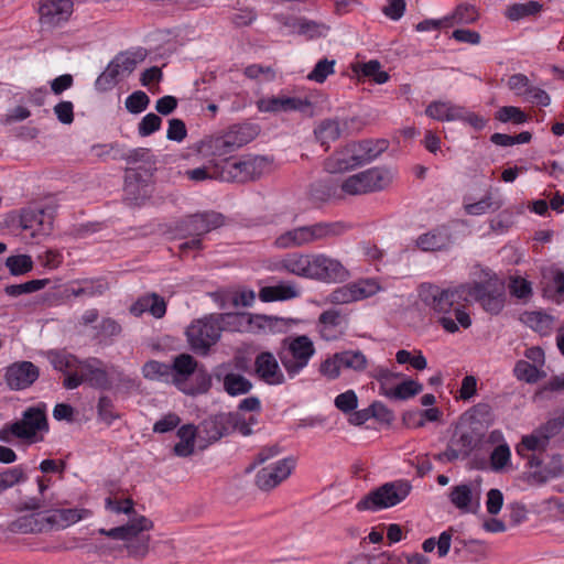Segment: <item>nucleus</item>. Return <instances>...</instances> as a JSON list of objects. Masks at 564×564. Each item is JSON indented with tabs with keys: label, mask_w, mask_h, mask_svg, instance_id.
Wrapping results in <instances>:
<instances>
[{
	"label": "nucleus",
	"mask_w": 564,
	"mask_h": 564,
	"mask_svg": "<svg viewBox=\"0 0 564 564\" xmlns=\"http://www.w3.org/2000/svg\"><path fill=\"white\" fill-rule=\"evenodd\" d=\"M466 294L465 283L448 288L423 283L419 290L421 301L438 316L437 323L451 334L458 332L459 325L463 328L471 325V318L465 310L468 304Z\"/></svg>",
	"instance_id": "f257e3e1"
},
{
	"label": "nucleus",
	"mask_w": 564,
	"mask_h": 564,
	"mask_svg": "<svg viewBox=\"0 0 564 564\" xmlns=\"http://www.w3.org/2000/svg\"><path fill=\"white\" fill-rule=\"evenodd\" d=\"M351 226L343 220L318 221L286 230L274 240L279 249L301 248L316 242H328L345 235Z\"/></svg>",
	"instance_id": "f03ea898"
},
{
	"label": "nucleus",
	"mask_w": 564,
	"mask_h": 564,
	"mask_svg": "<svg viewBox=\"0 0 564 564\" xmlns=\"http://www.w3.org/2000/svg\"><path fill=\"white\" fill-rule=\"evenodd\" d=\"M273 160L265 155L245 154L215 161V175L223 182L247 183L269 172Z\"/></svg>",
	"instance_id": "7ed1b4c3"
},
{
	"label": "nucleus",
	"mask_w": 564,
	"mask_h": 564,
	"mask_svg": "<svg viewBox=\"0 0 564 564\" xmlns=\"http://www.w3.org/2000/svg\"><path fill=\"white\" fill-rule=\"evenodd\" d=\"M259 131V126L253 123L234 124L223 135L205 137L191 145L189 150L204 158L221 156L253 141Z\"/></svg>",
	"instance_id": "20e7f679"
},
{
	"label": "nucleus",
	"mask_w": 564,
	"mask_h": 564,
	"mask_svg": "<svg viewBox=\"0 0 564 564\" xmlns=\"http://www.w3.org/2000/svg\"><path fill=\"white\" fill-rule=\"evenodd\" d=\"M153 528V522L144 516H138L131 519L127 524L111 528L109 530L100 529V533L115 540L128 541V554L134 560H142L149 552V535L141 534Z\"/></svg>",
	"instance_id": "39448f33"
},
{
	"label": "nucleus",
	"mask_w": 564,
	"mask_h": 564,
	"mask_svg": "<svg viewBox=\"0 0 564 564\" xmlns=\"http://www.w3.org/2000/svg\"><path fill=\"white\" fill-rule=\"evenodd\" d=\"M48 422L46 416V406L40 403L35 406L28 408L22 413V419L13 423L6 424L0 430V441L11 443L12 437L26 440L30 443L37 442V432H47Z\"/></svg>",
	"instance_id": "423d86ee"
},
{
	"label": "nucleus",
	"mask_w": 564,
	"mask_h": 564,
	"mask_svg": "<svg viewBox=\"0 0 564 564\" xmlns=\"http://www.w3.org/2000/svg\"><path fill=\"white\" fill-rule=\"evenodd\" d=\"M313 340L307 335L289 336L282 340L278 357L290 379L307 367L315 355Z\"/></svg>",
	"instance_id": "0eeeda50"
},
{
	"label": "nucleus",
	"mask_w": 564,
	"mask_h": 564,
	"mask_svg": "<svg viewBox=\"0 0 564 564\" xmlns=\"http://www.w3.org/2000/svg\"><path fill=\"white\" fill-rule=\"evenodd\" d=\"M467 303L477 302L491 315H498L506 303V284L497 275L485 281L465 283Z\"/></svg>",
	"instance_id": "6e6552de"
},
{
	"label": "nucleus",
	"mask_w": 564,
	"mask_h": 564,
	"mask_svg": "<svg viewBox=\"0 0 564 564\" xmlns=\"http://www.w3.org/2000/svg\"><path fill=\"white\" fill-rule=\"evenodd\" d=\"M411 489L412 487L406 480L386 482L360 499L356 509L358 511H378L394 507L410 495Z\"/></svg>",
	"instance_id": "1a4fd4ad"
},
{
	"label": "nucleus",
	"mask_w": 564,
	"mask_h": 564,
	"mask_svg": "<svg viewBox=\"0 0 564 564\" xmlns=\"http://www.w3.org/2000/svg\"><path fill=\"white\" fill-rule=\"evenodd\" d=\"M476 435V433L473 435V432L465 431L457 424L445 451L434 454L433 458L443 464L469 458L471 453L480 449L484 444Z\"/></svg>",
	"instance_id": "9d476101"
},
{
	"label": "nucleus",
	"mask_w": 564,
	"mask_h": 564,
	"mask_svg": "<svg viewBox=\"0 0 564 564\" xmlns=\"http://www.w3.org/2000/svg\"><path fill=\"white\" fill-rule=\"evenodd\" d=\"M225 224V216L217 212H204L185 216L175 224L176 236L181 239L200 238Z\"/></svg>",
	"instance_id": "9b49d317"
},
{
	"label": "nucleus",
	"mask_w": 564,
	"mask_h": 564,
	"mask_svg": "<svg viewBox=\"0 0 564 564\" xmlns=\"http://www.w3.org/2000/svg\"><path fill=\"white\" fill-rule=\"evenodd\" d=\"M220 335L221 328L215 318V313L194 321L186 330L191 348L202 355L209 351L210 347L219 340Z\"/></svg>",
	"instance_id": "f8f14e48"
},
{
	"label": "nucleus",
	"mask_w": 564,
	"mask_h": 564,
	"mask_svg": "<svg viewBox=\"0 0 564 564\" xmlns=\"http://www.w3.org/2000/svg\"><path fill=\"white\" fill-rule=\"evenodd\" d=\"M361 119L359 117L345 118H327L322 120L314 129V134L317 141L321 142L325 150L329 149V143L338 140L343 134H350L355 130L359 131L361 128Z\"/></svg>",
	"instance_id": "ddd939ff"
},
{
	"label": "nucleus",
	"mask_w": 564,
	"mask_h": 564,
	"mask_svg": "<svg viewBox=\"0 0 564 564\" xmlns=\"http://www.w3.org/2000/svg\"><path fill=\"white\" fill-rule=\"evenodd\" d=\"M296 466L294 457H284L262 467L254 477V485L261 491L269 492L286 480Z\"/></svg>",
	"instance_id": "4468645a"
},
{
	"label": "nucleus",
	"mask_w": 564,
	"mask_h": 564,
	"mask_svg": "<svg viewBox=\"0 0 564 564\" xmlns=\"http://www.w3.org/2000/svg\"><path fill=\"white\" fill-rule=\"evenodd\" d=\"M349 278V271L339 260L324 253L313 254L312 280L326 283H341Z\"/></svg>",
	"instance_id": "2eb2a0df"
},
{
	"label": "nucleus",
	"mask_w": 564,
	"mask_h": 564,
	"mask_svg": "<svg viewBox=\"0 0 564 564\" xmlns=\"http://www.w3.org/2000/svg\"><path fill=\"white\" fill-rule=\"evenodd\" d=\"M238 427L231 413H217L205 419L198 427V438L207 444L215 443Z\"/></svg>",
	"instance_id": "dca6fc26"
},
{
	"label": "nucleus",
	"mask_w": 564,
	"mask_h": 564,
	"mask_svg": "<svg viewBox=\"0 0 564 564\" xmlns=\"http://www.w3.org/2000/svg\"><path fill=\"white\" fill-rule=\"evenodd\" d=\"M40 377V368L29 360L14 361L4 371V381L10 390L30 388Z\"/></svg>",
	"instance_id": "f3484780"
},
{
	"label": "nucleus",
	"mask_w": 564,
	"mask_h": 564,
	"mask_svg": "<svg viewBox=\"0 0 564 564\" xmlns=\"http://www.w3.org/2000/svg\"><path fill=\"white\" fill-rule=\"evenodd\" d=\"M74 10L72 0H39L37 12L42 26H59L70 18Z\"/></svg>",
	"instance_id": "a211bd4d"
},
{
	"label": "nucleus",
	"mask_w": 564,
	"mask_h": 564,
	"mask_svg": "<svg viewBox=\"0 0 564 564\" xmlns=\"http://www.w3.org/2000/svg\"><path fill=\"white\" fill-rule=\"evenodd\" d=\"M254 372L261 381L270 386H280L285 382L279 361L271 351H261L256 356Z\"/></svg>",
	"instance_id": "6ab92c4d"
},
{
	"label": "nucleus",
	"mask_w": 564,
	"mask_h": 564,
	"mask_svg": "<svg viewBox=\"0 0 564 564\" xmlns=\"http://www.w3.org/2000/svg\"><path fill=\"white\" fill-rule=\"evenodd\" d=\"M79 368L83 372L84 382L88 383L91 388L99 390L111 389L109 375L101 359L96 357L87 358L80 362Z\"/></svg>",
	"instance_id": "aec40b11"
},
{
	"label": "nucleus",
	"mask_w": 564,
	"mask_h": 564,
	"mask_svg": "<svg viewBox=\"0 0 564 564\" xmlns=\"http://www.w3.org/2000/svg\"><path fill=\"white\" fill-rule=\"evenodd\" d=\"M452 243V234L447 226H437L427 232L421 234L415 246L424 252H436L447 249Z\"/></svg>",
	"instance_id": "412c9836"
},
{
	"label": "nucleus",
	"mask_w": 564,
	"mask_h": 564,
	"mask_svg": "<svg viewBox=\"0 0 564 564\" xmlns=\"http://www.w3.org/2000/svg\"><path fill=\"white\" fill-rule=\"evenodd\" d=\"M45 513V523L47 530L53 529H65L70 524H74L91 514V511L85 508H69V509H56L52 512Z\"/></svg>",
	"instance_id": "4be33fe9"
},
{
	"label": "nucleus",
	"mask_w": 564,
	"mask_h": 564,
	"mask_svg": "<svg viewBox=\"0 0 564 564\" xmlns=\"http://www.w3.org/2000/svg\"><path fill=\"white\" fill-rule=\"evenodd\" d=\"M198 361L189 354H180L171 364L172 382L178 390H184L186 382L196 373Z\"/></svg>",
	"instance_id": "5701e85b"
},
{
	"label": "nucleus",
	"mask_w": 564,
	"mask_h": 564,
	"mask_svg": "<svg viewBox=\"0 0 564 564\" xmlns=\"http://www.w3.org/2000/svg\"><path fill=\"white\" fill-rule=\"evenodd\" d=\"M313 254L289 253L279 263V269L300 278L312 280Z\"/></svg>",
	"instance_id": "b1692460"
},
{
	"label": "nucleus",
	"mask_w": 564,
	"mask_h": 564,
	"mask_svg": "<svg viewBox=\"0 0 564 564\" xmlns=\"http://www.w3.org/2000/svg\"><path fill=\"white\" fill-rule=\"evenodd\" d=\"M121 325L112 317H104L93 326L91 338L100 346H111L121 334Z\"/></svg>",
	"instance_id": "393cba45"
},
{
	"label": "nucleus",
	"mask_w": 564,
	"mask_h": 564,
	"mask_svg": "<svg viewBox=\"0 0 564 564\" xmlns=\"http://www.w3.org/2000/svg\"><path fill=\"white\" fill-rule=\"evenodd\" d=\"M44 519V512L22 516L12 521L9 525V529L13 533L21 534L47 532V524L45 523Z\"/></svg>",
	"instance_id": "a878e982"
},
{
	"label": "nucleus",
	"mask_w": 564,
	"mask_h": 564,
	"mask_svg": "<svg viewBox=\"0 0 564 564\" xmlns=\"http://www.w3.org/2000/svg\"><path fill=\"white\" fill-rule=\"evenodd\" d=\"M130 312L138 316L144 312H150L155 318H162L166 313V303L162 296L156 293L141 296L132 304Z\"/></svg>",
	"instance_id": "bb28decb"
},
{
	"label": "nucleus",
	"mask_w": 564,
	"mask_h": 564,
	"mask_svg": "<svg viewBox=\"0 0 564 564\" xmlns=\"http://www.w3.org/2000/svg\"><path fill=\"white\" fill-rule=\"evenodd\" d=\"M44 210L22 208L19 215V225L23 230H30L32 237L46 235L50 227H44Z\"/></svg>",
	"instance_id": "cd10ccee"
},
{
	"label": "nucleus",
	"mask_w": 564,
	"mask_h": 564,
	"mask_svg": "<svg viewBox=\"0 0 564 564\" xmlns=\"http://www.w3.org/2000/svg\"><path fill=\"white\" fill-rule=\"evenodd\" d=\"M218 380H223L224 390L231 397L248 393L253 384L240 373L228 372L223 376L221 368L215 372Z\"/></svg>",
	"instance_id": "c85d7f7f"
},
{
	"label": "nucleus",
	"mask_w": 564,
	"mask_h": 564,
	"mask_svg": "<svg viewBox=\"0 0 564 564\" xmlns=\"http://www.w3.org/2000/svg\"><path fill=\"white\" fill-rule=\"evenodd\" d=\"M324 169L326 172L332 174L344 173L357 169V165L354 164V159L348 143L345 147L336 150L325 160Z\"/></svg>",
	"instance_id": "c756f323"
},
{
	"label": "nucleus",
	"mask_w": 564,
	"mask_h": 564,
	"mask_svg": "<svg viewBox=\"0 0 564 564\" xmlns=\"http://www.w3.org/2000/svg\"><path fill=\"white\" fill-rule=\"evenodd\" d=\"M285 326V319L282 317L251 313L248 316V329L252 332L269 330L278 333L282 332Z\"/></svg>",
	"instance_id": "7c9ffc66"
},
{
	"label": "nucleus",
	"mask_w": 564,
	"mask_h": 564,
	"mask_svg": "<svg viewBox=\"0 0 564 564\" xmlns=\"http://www.w3.org/2000/svg\"><path fill=\"white\" fill-rule=\"evenodd\" d=\"M369 193L384 189L391 182V173L383 167H371L359 173Z\"/></svg>",
	"instance_id": "2f4dec72"
},
{
	"label": "nucleus",
	"mask_w": 564,
	"mask_h": 564,
	"mask_svg": "<svg viewBox=\"0 0 564 564\" xmlns=\"http://www.w3.org/2000/svg\"><path fill=\"white\" fill-rule=\"evenodd\" d=\"M487 545L484 542L477 540H455L454 551L455 553H463V558L469 562H479L485 558L487 553Z\"/></svg>",
	"instance_id": "473e14b6"
},
{
	"label": "nucleus",
	"mask_w": 564,
	"mask_h": 564,
	"mask_svg": "<svg viewBox=\"0 0 564 564\" xmlns=\"http://www.w3.org/2000/svg\"><path fill=\"white\" fill-rule=\"evenodd\" d=\"M371 292L366 291L360 283H351L338 288L330 293V302L334 304H346L368 297Z\"/></svg>",
	"instance_id": "72a5a7b5"
},
{
	"label": "nucleus",
	"mask_w": 564,
	"mask_h": 564,
	"mask_svg": "<svg viewBox=\"0 0 564 564\" xmlns=\"http://www.w3.org/2000/svg\"><path fill=\"white\" fill-rule=\"evenodd\" d=\"M352 70L359 78H371L379 85L387 83L390 78L389 74L381 69V64L377 59L357 64L352 67Z\"/></svg>",
	"instance_id": "f704fd0d"
},
{
	"label": "nucleus",
	"mask_w": 564,
	"mask_h": 564,
	"mask_svg": "<svg viewBox=\"0 0 564 564\" xmlns=\"http://www.w3.org/2000/svg\"><path fill=\"white\" fill-rule=\"evenodd\" d=\"M422 390V383L413 379H405L401 383L389 388L388 391H383V395L391 400H408L417 395Z\"/></svg>",
	"instance_id": "c9c22d12"
},
{
	"label": "nucleus",
	"mask_w": 564,
	"mask_h": 564,
	"mask_svg": "<svg viewBox=\"0 0 564 564\" xmlns=\"http://www.w3.org/2000/svg\"><path fill=\"white\" fill-rule=\"evenodd\" d=\"M248 312L215 313L221 332H241L245 327L248 329Z\"/></svg>",
	"instance_id": "e433bc0d"
},
{
	"label": "nucleus",
	"mask_w": 564,
	"mask_h": 564,
	"mask_svg": "<svg viewBox=\"0 0 564 564\" xmlns=\"http://www.w3.org/2000/svg\"><path fill=\"white\" fill-rule=\"evenodd\" d=\"M542 9L543 4L533 0L525 3H512L507 7L505 17L510 21H519L539 14Z\"/></svg>",
	"instance_id": "4c0bfd02"
},
{
	"label": "nucleus",
	"mask_w": 564,
	"mask_h": 564,
	"mask_svg": "<svg viewBox=\"0 0 564 564\" xmlns=\"http://www.w3.org/2000/svg\"><path fill=\"white\" fill-rule=\"evenodd\" d=\"M300 35L306 36L308 40L318 39L325 36L329 31V26L306 18H296L292 24Z\"/></svg>",
	"instance_id": "58836bf2"
},
{
	"label": "nucleus",
	"mask_w": 564,
	"mask_h": 564,
	"mask_svg": "<svg viewBox=\"0 0 564 564\" xmlns=\"http://www.w3.org/2000/svg\"><path fill=\"white\" fill-rule=\"evenodd\" d=\"M336 359L340 368L351 369L357 372L364 371L368 366L367 357L360 350H344L336 352Z\"/></svg>",
	"instance_id": "ea45409f"
},
{
	"label": "nucleus",
	"mask_w": 564,
	"mask_h": 564,
	"mask_svg": "<svg viewBox=\"0 0 564 564\" xmlns=\"http://www.w3.org/2000/svg\"><path fill=\"white\" fill-rule=\"evenodd\" d=\"M524 316L525 324L534 332H538L542 336L551 334L554 324V317L552 315L534 311L525 313Z\"/></svg>",
	"instance_id": "a19ab883"
},
{
	"label": "nucleus",
	"mask_w": 564,
	"mask_h": 564,
	"mask_svg": "<svg viewBox=\"0 0 564 564\" xmlns=\"http://www.w3.org/2000/svg\"><path fill=\"white\" fill-rule=\"evenodd\" d=\"M192 377L194 379V383L188 384L187 381L185 389L181 390L182 392L189 395H195L203 394L209 391V389L212 388V376L203 365H198L196 373H193Z\"/></svg>",
	"instance_id": "79ce46f5"
},
{
	"label": "nucleus",
	"mask_w": 564,
	"mask_h": 564,
	"mask_svg": "<svg viewBox=\"0 0 564 564\" xmlns=\"http://www.w3.org/2000/svg\"><path fill=\"white\" fill-rule=\"evenodd\" d=\"M48 359L52 367L62 373H67L72 369L79 368L83 361L73 354L55 350L48 352Z\"/></svg>",
	"instance_id": "37998d69"
},
{
	"label": "nucleus",
	"mask_w": 564,
	"mask_h": 564,
	"mask_svg": "<svg viewBox=\"0 0 564 564\" xmlns=\"http://www.w3.org/2000/svg\"><path fill=\"white\" fill-rule=\"evenodd\" d=\"M503 205V200L501 198H494L491 192H487L486 195L479 199L478 202L465 205V210L468 215H482L487 210L496 212L500 209Z\"/></svg>",
	"instance_id": "c03bdc74"
},
{
	"label": "nucleus",
	"mask_w": 564,
	"mask_h": 564,
	"mask_svg": "<svg viewBox=\"0 0 564 564\" xmlns=\"http://www.w3.org/2000/svg\"><path fill=\"white\" fill-rule=\"evenodd\" d=\"M50 284V279H35L20 284L6 285L3 291L8 296L18 297L23 294H30L44 289Z\"/></svg>",
	"instance_id": "a18cd8bd"
},
{
	"label": "nucleus",
	"mask_w": 564,
	"mask_h": 564,
	"mask_svg": "<svg viewBox=\"0 0 564 564\" xmlns=\"http://www.w3.org/2000/svg\"><path fill=\"white\" fill-rule=\"evenodd\" d=\"M142 375L151 381H169L171 377V365L159 361L149 360L142 367Z\"/></svg>",
	"instance_id": "49530a36"
},
{
	"label": "nucleus",
	"mask_w": 564,
	"mask_h": 564,
	"mask_svg": "<svg viewBox=\"0 0 564 564\" xmlns=\"http://www.w3.org/2000/svg\"><path fill=\"white\" fill-rule=\"evenodd\" d=\"M451 502L458 509L464 511H471L470 505L474 500L473 490L469 485L460 484L451 489Z\"/></svg>",
	"instance_id": "de8ad7c7"
},
{
	"label": "nucleus",
	"mask_w": 564,
	"mask_h": 564,
	"mask_svg": "<svg viewBox=\"0 0 564 564\" xmlns=\"http://www.w3.org/2000/svg\"><path fill=\"white\" fill-rule=\"evenodd\" d=\"M297 111L303 117L312 118L315 116V105L308 98L284 96L283 112Z\"/></svg>",
	"instance_id": "09e8293b"
},
{
	"label": "nucleus",
	"mask_w": 564,
	"mask_h": 564,
	"mask_svg": "<svg viewBox=\"0 0 564 564\" xmlns=\"http://www.w3.org/2000/svg\"><path fill=\"white\" fill-rule=\"evenodd\" d=\"M463 414L466 415V420H477L489 426L496 421L492 406L486 402H479L473 405Z\"/></svg>",
	"instance_id": "8fccbe9b"
},
{
	"label": "nucleus",
	"mask_w": 564,
	"mask_h": 564,
	"mask_svg": "<svg viewBox=\"0 0 564 564\" xmlns=\"http://www.w3.org/2000/svg\"><path fill=\"white\" fill-rule=\"evenodd\" d=\"M452 543V533L451 531H443L438 539L432 536L426 539L423 544L422 549L424 552L430 553L437 549V554L440 557H443L447 555L451 549Z\"/></svg>",
	"instance_id": "3c124183"
},
{
	"label": "nucleus",
	"mask_w": 564,
	"mask_h": 564,
	"mask_svg": "<svg viewBox=\"0 0 564 564\" xmlns=\"http://www.w3.org/2000/svg\"><path fill=\"white\" fill-rule=\"evenodd\" d=\"M98 420L110 426L116 420L120 419V414L116 411L113 401L108 395H100L97 402Z\"/></svg>",
	"instance_id": "603ef678"
},
{
	"label": "nucleus",
	"mask_w": 564,
	"mask_h": 564,
	"mask_svg": "<svg viewBox=\"0 0 564 564\" xmlns=\"http://www.w3.org/2000/svg\"><path fill=\"white\" fill-rule=\"evenodd\" d=\"M549 443L541 434L524 435L517 446V453L521 457H525L528 452H544Z\"/></svg>",
	"instance_id": "864d4df0"
},
{
	"label": "nucleus",
	"mask_w": 564,
	"mask_h": 564,
	"mask_svg": "<svg viewBox=\"0 0 564 564\" xmlns=\"http://www.w3.org/2000/svg\"><path fill=\"white\" fill-rule=\"evenodd\" d=\"M6 267L13 276L23 275L33 269V260L29 254L10 256L6 259Z\"/></svg>",
	"instance_id": "5fc2aeb1"
},
{
	"label": "nucleus",
	"mask_w": 564,
	"mask_h": 564,
	"mask_svg": "<svg viewBox=\"0 0 564 564\" xmlns=\"http://www.w3.org/2000/svg\"><path fill=\"white\" fill-rule=\"evenodd\" d=\"M26 479L28 476L21 465L4 469L0 473V494Z\"/></svg>",
	"instance_id": "6e6d98bb"
},
{
	"label": "nucleus",
	"mask_w": 564,
	"mask_h": 564,
	"mask_svg": "<svg viewBox=\"0 0 564 564\" xmlns=\"http://www.w3.org/2000/svg\"><path fill=\"white\" fill-rule=\"evenodd\" d=\"M26 479L28 476L21 465L4 469L0 473V494Z\"/></svg>",
	"instance_id": "4d7b16f0"
},
{
	"label": "nucleus",
	"mask_w": 564,
	"mask_h": 564,
	"mask_svg": "<svg viewBox=\"0 0 564 564\" xmlns=\"http://www.w3.org/2000/svg\"><path fill=\"white\" fill-rule=\"evenodd\" d=\"M144 54L140 52H121L115 56L111 61L115 65H118V70L132 73L139 62L144 59Z\"/></svg>",
	"instance_id": "13d9d810"
},
{
	"label": "nucleus",
	"mask_w": 564,
	"mask_h": 564,
	"mask_svg": "<svg viewBox=\"0 0 564 564\" xmlns=\"http://www.w3.org/2000/svg\"><path fill=\"white\" fill-rule=\"evenodd\" d=\"M495 118L503 123L512 122L516 124H522L529 120V116L516 106H503L499 108Z\"/></svg>",
	"instance_id": "bf43d9fd"
},
{
	"label": "nucleus",
	"mask_w": 564,
	"mask_h": 564,
	"mask_svg": "<svg viewBox=\"0 0 564 564\" xmlns=\"http://www.w3.org/2000/svg\"><path fill=\"white\" fill-rule=\"evenodd\" d=\"M402 375L394 372L387 367L378 366L371 371V378L379 382V393L383 395V391H388L392 387L393 380L400 378Z\"/></svg>",
	"instance_id": "052dcab7"
},
{
	"label": "nucleus",
	"mask_w": 564,
	"mask_h": 564,
	"mask_svg": "<svg viewBox=\"0 0 564 564\" xmlns=\"http://www.w3.org/2000/svg\"><path fill=\"white\" fill-rule=\"evenodd\" d=\"M415 356L411 351L400 349L395 354V360L400 365L409 364L415 370H424L427 367V360L421 350H414Z\"/></svg>",
	"instance_id": "680f3d73"
},
{
	"label": "nucleus",
	"mask_w": 564,
	"mask_h": 564,
	"mask_svg": "<svg viewBox=\"0 0 564 564\" xmlns=\"http://www.w3.org/2000/svg\"><path fill=\"white\" fill-rule=\"evenodd\" d=\"M513 375L518 380L528 383H535L540 378V372L536 366L525 360H518L513 368Z\"/></svg>",
	"instance_id": "e2e57ef3"
},
{
	"label": "nucleus",
	"mask_w": 564,
	"mask_h": 564,
	"mask_svg": "<svg viewBox=\"0 0 564 564\" xmlns=\"http://www.w3.org/2000/svg\"><path fill=\"white\" fill-rule=\"evenodd\" d=\"M118 65L110 62L105 72H102L95 82V87L98 91H107L117 84L119 76Z\"/></svg>",
	"instance_id": "0e129e2a"
},
{
	"label": "nucleus",
	"mask_w": 564,
	"mask_h": 564,
	"mask_svg": "<svg viewBox=\"0 0 564 564\" xmlns=\"http://www.w3.org/2000/svg\"><path fill=\"white\" fill-rule=\"evenodd\" d=\"M511 452L507 443L499 444L490 454V465L492 470H502L510 462Z\"/></svg>",
	"instance_id": "69168bd1"
},
{
	"label": "nucleus",
	"mask_w": 564,
	"mask_h": 564,
	"mask_svg": "<svg viewBox=\"0 0 564 564\" xmlns=\"http://www.w3.org/2000/svg\"><path fill=\"white\" fill-rule=\"evenodd\" d=\"M544 291L557 303L564 301V271L556 270Z\"/></svg>",
	"instance_id": "338daca9"
},
{
	"label": "nucleus",
	"mask_w": 564,
	"mask_h": 564,
	"mask_svg": "<svg viewBox=\"0 0 564 564\" xmlns=\"http://www.w3.org/2000/svg\"><path fill=\"white\" fill-rule=\"evenodd\" d=\"M334 405L344 414H350L358 406V397L354 390H347L335 398Z\"/></svg>",
	"instance_id": "774afa93"
}]
</instances>
